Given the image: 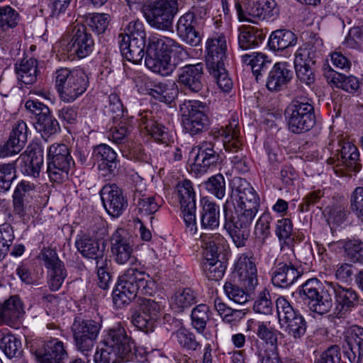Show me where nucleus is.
<instances>
[{"label":"nucleus","mask_w":363,"mask_h":363,"mask_svg":"<svg viewBox=\"0 0 363 363\" xmlns=\"http://www.w3.org/2000/svg\"><path fill=\"white\" fill-rule=\"evenodd\" d=\"M155 289L156 284L148 274L132 266L118 277L113 291V302L116 308H121L137 296L152 295Z\"/></svg>","instance_id":"1"},{"label":"nucleus","mask_w":363,"mask_h":363,"mask_svg":"<svg viewBox=\"0 0 363 363\" xmlns=\"http://www.w3.org/2000/svg\"><path fill=\"white\" fill-rule=\"evenodd\" d=\"M55 82L60 99L72 103L86 91L89 82L83 69L62 67L55 72Z\"/></svg>","instance_id":"2"},{"label":"nucleus","mask_w":363,"mask_h":363,"mask_svg":"<svg viewBox=\"0 0 363 363\" xmlns=\"http://www.w3.org/2000/svg\"><path fill=\"white\" fill-rule=\"evenodd\" d=\"M288 128L294 134H301L311 130L316 119L315 109L311 99L296 96L285 110Z\"/></svg>","instance_id":"3"},{"label":"nucleus","mask_w":363,"mask_h":363,"mask_svg":"<svg viewBox=\"0 0 363 363\" xmlns=\"http://www.w3.org/2000/svg\"><path fill=\"white\" fill-rule=\"evenodd\" d=\"M206 103L198 100L184 101L179 106L182 125L191 135L206 131L209 126Z\"/></svg>","instance_id":"4"},{"label":"nucleus","mask_w":363,"mask_h":363,"mask_svg":"<svg viewBox=\"0 0 363 363\" xmlns=\"http://www.w3.org/2000/svg\"><path fill=\"white\" fill-rule=\"evenodd\" d=\"M255 214L235 207V211L228 210L224 205V228L238 247H244L250 235V228Z\"/></svg>","instance_id":"5"},{"label":"nucleus","mask_w":363,"mask_h":363,"mask_svg":"<svg viewBox=\"0 0 363 363\" xmlns=\"http://www.w3.org/2000/svg\"><path fill=\"white\" fill-rule=\"evenodd\" d=\"M255 214L235 207V211L228 210L224 205V228L238 247H244L250 235V228Z\"/></svg>","instance_id":"6"},{"label":"nucleus","mask_w":363,"mask_h":363,"mask_svg":"<svg viewBox=\"0 0 363 363\" xmlns=\"http://www.w3.org/2000/svg\"><path fill=\"white\" fill-rule=\"evenodd\" d=\"M28 344L38 363H65L69 358L67 345L58 338L35 339Z\"/></svg>","instance_id":"7"},{"label":"nucleus","mask_w":363,"mask_h":363,"mask_svg":"<svg viewBox=\"0 0 363 363\" xmlns=\"http://www.w3.org/2000/svg\"><path fill=\"white\" fill-rule=\"evenodd\" d=\"M256 334L262 342L255 340L251 350L260 363H280L277 347V333L264 322H258Z\"/></svg>","instance_id":"8"},{"label":"nucleus","mask_w":363,"mask_h":363,"mask_svg":"<svg viewBox=\"0 0 363 363\" xmlns=\"http://www.w3.org/2000/svg\"><path fill=\"white\" fill-rule=\"evenodd\" d=\"M72 164L74 160L67 145L54 143L49 147L47 172L52 182L62 183L67 180Z\"/></svg>","instance_id":"9"},{"label":"nucleus","mask_w":363,"mask_h":363,"mask_svg":"<svg viewBox=\"0 0 363 363\" xmlns=\"http://www.w3.org/2000/svg\"><path fill=\"white\" fill-rule=\"evenodd\" d=\"M298 294L310 309L318 314L327 313L333 306V299L328 289L324 291L317 279H308L298 289Z\"/></svg>","instance_id":"10"},{"label":"nucleus","mask_w":363,"mask_h":363,"mask_svg":"<svg viewBox=\"0 0 363 363\" xmlns=\"http://www.w3.org/2000/svg\"><path fill=\"white\" fill-rule=\"evenodd\" d=\"M235 7L240 21L257 23L274 19L279 14L274 0H247L243 6L236 1Z\"/></svg>","instance_id":"11"},{"label":"nucleus","mask_w":363,"mask_h":363,"mask_svg":"<svg viewBox=\"0 0 363 363\" xmlns=\"http://www.w3.org/2000/svg\"><path fill=\"white\" fill-rule=\"evenodd\" d=\"M130 334L125 327L118 324L105 332L103 342L117 352L123 361H132L135 358L137 346Z\"/></svg>","instance_id":"12"},{"label":"nucleus","mask_w":363,"mask_h":363,"mask_svg":"<svg viewBox=\"0 0 363 363\" xmlns=\"http://www.w3.org/2000/svg\"><path fill=\"white\" fill-rule=\"evenodd\" d=\"M177 12V0H150L145 16L151 27L167 30Z\"/></svg>","instance_id":"13"},{"label":"nucleus","mask_w":363,"mask_h":363,"mask_svg":"<svg viewBox=\"0 0 363 363\" xmlns=\"http://www.w3.org/2000/svg\"><path fill=\"white\" fill-rule=\"evenodd\" d=\"M320 51L312 41L301 46L294 54V69L297 79L308 86L315 80L314 66Z\"/></svg>","instance_id":"14"},{"label":"nucleus","mask_w":363,"mask_h":363,"mask_svg":"<svg viewBox=\"0 0 363 363\" xmlns=\"http://www.w3.org/2000/svg\"><path fill=\"white\" fill-rule=\"evenodd\" d=\"M335 147L337 148L332 153L333 156L327 160L329 164H335L349 172L360 171L362 165L359 162V152L354 144L345 138H339L336 143L333 141L329 143L328 149L332 151Z\"/></svg>","instance_id":"15"},{"label":"nucleus","mask_w":363,"mask_h":363,"mask_svg":"<svg viewBox=\"0 0 363 363\" xmlns=\"http://www.w3.org/2000/svg\"><path fill=\"white\" fill-rule=\"evenodd\" d=\"M176 193L181 205V210L186 230L194 235L197 232L196 219V193L190 180L179 182L176 186Z\"/></svg>","instance_id":"16"},{"label":"nucleus","mask_w":363,"mask_h":363,"mask_svg":"<svg viewBox=\"0 0 363 363\" xmlns=\"http://www.w3.org/2000/svg\"><path fill=\"white\" fill-rule=\"evenodd\" d=\"M276 307L281 327L285 325L288 334L294 339L302 337L307 328V323L303 317L295 311L290 303L283 296L277 299Z\"/></svg>","instance_id":"17"},{"label":"nucleus","mask_w":363,"mask_h":363,"mask_svg":"<svg viewBox=\"0 0 363 363\" xmlns=\"http://www.w3.org/2000/svg\"><path fill=\"white\" fill-rule=\"evenodd\" d=\"M100 328L99 323L92 319L76 317L72 325V332L77 349L83 353L91 351Z\"/></svg>","instance_id":"18"},{"label":"nucleus","mask_w":363,"mask_h":363,"mask_svg":"<svg viewBox=\"0 0 363 363\" xmlns=\"http://www.w3.org/2000/svg\"><path fill=\"white\" fill-rule=\"evenodd\" d=\"M220 135L223 137V146L227 152H237L238 154L231 157V162L233 167L240 173L247 172L249 167L246 157L242 153H239L242 146V141L240 137V128L238 121L233 119L222 128Z\"/></svg>","instance_id":"19"},{"label":"nucleus","mask_w":363,"mask_h":363,"mask_svg":"<svg viewBox=\"0 0 363 363\" xmlns=\"http://www.w3.org/2000/svg\"><path fill=\"white\" fill-rule=\"evenodd\" d=\"M191 154L194 162L191 164V171L203 174L211 167H215L220 160V155L211 140H203L192 148Z\"/></svg>","instance_id":"20"},{"label":"nucleus","mask_w":363,"mask_h":363,"mask_svg":"<svg viewBox=\"0 0 363 363\" xmlns=\"http://www.w3.org/2000/svg\"><path fill=\"white\" fill-rule=\"evenodd\" d=\"M329 293L334 296L336 317L340 318L346 316L359 305L360 298L358 293L351 287H345L337 283L328 282Z\"/></svg>","instance_id":"21"},{"label":"nucleus","mask_w":363,"mask_h":363,"mask_svg":"<svg viewBox=\"0 0 363 363\" xmlns=\"http://www.w3.org/2000/svg\"><path fill=\"white\" fill-rule=\"evenodd\" d=\"M111 252L118 264L138 266L137 257L133 255V245L130 244L127 231L123 228L117 229L111 238Z\"/></svg>","instance_id":"22"},{"label":"nucleus","mask_w":363,"mask_h":363,"mask_svg":"<svg viewBox=\"0 0 363 363\" xmlns=\"http://www.w3.org/2000/svg\"><path fill=\"white\" fill-rule=\"evenodd\" d=\"M233 274L249 291H253L257 286V267L255 258L250 252L240 255L234 264Z\"/></svg>","instance_id":"23"},{"label":"nucleus","mask_w":363,"mask_h":363,"mask_svg":"<svg viewBox=\"0 0 363 363\" xmlns=\"http://www.w3.org/2000/svg\"><path fill=\"white\" fill-rule=\"evenodd\" d=\"M101 201L106 212L113 218H118L125 211L128 201L116 184L104 186L100 191Z\"/></svg>","instance_id":"24"},{"label":"nucleus","mask_w":363,"mask_h":363,"mask_svg":"<svg viewBox=\"0 0 363 363\" xmlns=\"http://www.w3.org/2000/svg\"><path fill=\"white\" fill-rule=\"evenodd\" d=\"M94 47V40L85 26H75L67 50L72 55L82 59L89 55Z\"/></svg>","instance_id":"25"},{"label":"nucleus","mask_w":363,"mask_h":363,"mask_svg":"<svg viewBox=\"0 0 363 363\" xmlns=\"http://www.w3.org/2000/svg\"><path fill=\"white\" fill-rule=\"evenodd\" d=\"M227 43L224 35H216L208 38L206 42L205 59L208 69H213L225 65L226 59Z\"/></svg>","instance_id":"26"},{"label":"nucleus","mask_w":363,"mask_h":363,"mask_svg":"<svg viewBox=\"0 0 363 363\" xmlns=\"http://www.w3.org/2000/svg\"><path fill=\"white\" fill-rule=\"evenodd\" d=\"M172 52H176L181 58L188 55L183 46L171 38L158 34H152L148 38L145 52L170 55Z\"/></svg>","instance_id":"27"},{"label":"nucleus","mask_w":363,"mask_h":363,"mask_svg":"<svg viewBox=\"0 0 363 363\" xmlns=\"http://www.w3.org/2000/svg\"><path fill=\"white\" fill-rule=\"evenodd\" d=\"M27 125L18 121L13 126L9 140L0 147V157L16 155L22 150L27 141Z\"/></svg>","instance_id":"28"},{"label":"nucleus","mask_w":363,"mask_h":363,"mask_svg":"<svg viewBox=\"0 0 363 363\" xmlns=\"http://www.w3.org/2000/svg\"><path fill=\"white\" fill-rule=\"evenodd\" d=\"M301 276V272L291 262L277 260L272 268V282L277 287L287 288Z\"/></svg>","instance_id":"29"},{"label":"nucleus","mask_w":363,"mask_h":363,"mask_svg":"<svg viewBox=\"0 0 363 363\" xmlns=\"http://www.w3.org/2000/svg\"><path fill=\"white\" fill-rule=\"evenodd\" d=\"M178 82L191 92L201 91L203 86V65L197 63L182 67L178 73Z\"/></svg>","instance_id":"30"},{"label":"nucleus","mask_w":363,"mask_h":363,"mask_svg":"<svg viewBox=\"0 0 363 363\" xmlns=\"http://www.w3.org/2000/svg\"><path fill=\"white\" fill-rule=\"evenodd\" d=\"M36 186L34 183L21 180L15 187L12 195L13 211L20 218L25 216L29 203L33 201V194Z\"/></svg>","instance_id":"31"},{"label":"nucleus","mask_w":363,"mask_h":363,"mask_svg":"<svg viewBox=\"0 0 363 363\" xmlns=\"http://www.w3.org/2000/svg\"><path fill=\"white\" fill-rule=\"evenodd\" d=\"M195 24L194 12L191 11H188L180 16L177 23L178 36L191 46H196L201 41V36L196 30Z\"/></svg>","instance_id":"32"},{"label":"nucleus","mask_w":363,"mask_h":363,"mask_svg":"<svg viewBox=\"0 0 363 363\" xmlns=\"http://www.w3.org/2000/svg\"><path fill=\"white\" fill-rule=\"evenodd\" d=\"M293 71L289 63L279 62L269 71L266 86L270 91H279L293 78Z\"/></svg>","instance_id":"33"},{"label":"nucleus","mask_w":363,"mask_h":363,"mask_svg":"<svg viewBox=\"0 0 363 363\" xmlns=\"http://www.w3.org/2000/svg\"><path fill=\"white\" fill-rule=\"evenodd\" d=\"M12 163H15L16 167L18 165L23 174L36 178L43 164V155L33 150L28 152L26 151Z\"/></svg>","instance_id":"34"},{"label":"nucleus","mask_w":363,"mask_h":363,"mask_svg":"<svg viewBox=\"0 0 363 363\" xmlns=\"http://www.w3.org/2000/svg\"><path fill=\"white\" fill-rule=\"evenodd\" d=\"M24 313L23 303L18 296H12L0 303V325L11 326Z\"/></svg>","instance_id":"35"},{"label":"nucleus","mask_w":363,"mask_h":363,"mask_svg":"<svg viewBox=\"0 0 363 363\" xmlns=\"http://www.w3.org/2000/svg\"><path fill=\"white\" fill-rule=\"evenodd\" d=\"M95 160L99 162V169L104 172V175L113 174L117 169V154L106 144H100L93 150Z\"/></svg>","instance_id":"36"},{"label":"nucleus","mask_w":363,"mask_h":363,"mask_svg":"<svg viewBox=\"0 0 363 363\" xmlns=\"http://www.w3.org/2000/svg\"><path fill=\"white\" fill-rule=\"evenodd\" d=\"M345 356L351 363H360L363 357V328L354 326L347 337Z\"/></svg>","instance_id":"37"},{"label":"nucleus","mask_w":363,"mask_h":363,"mask_svg":"<svg viewBox=\"0 0 363 363\" xmlns=\"http://www.w3.org/2000/svg\"><path fill=\"white\" fill-rule=\"evenodd\" d=\"M145 63L152 72L163 77L170 75L175 69V65L171 62V56L167 54L159 55L146 52Z\"/></svg>","instance_id":"38"},{"label":"nucleus","mask_w":363,"mask_h":363,"mask_svg":"<svg viewBox=\"0 0 363 363\" xmlns=\"http://www.w3.org/2000/svg\"><path fill=\"white\" fill-rule=\"evenodd\" d=\"M200 213L201 228L206 230H213L219 227L220 207L214 202L202 200Z\"/></svg>","instance_id":"39"},{"label":"nucleus","mask_w":363,"mask_h":363,"mask_svg":"<svg viewBox=\"0 0 363 363\" xmlns=\"http://www.w3.org/2000/svg\"><path fill=\"white\" fill-rule=\"evenodd\" d=\"M120 50L128 61L134 64L140 63L145 55V41L118 39Z\"/></svg>","instance_id":"40"},{"label":"nucleus","mask_w":363,"mask_h":363,"mask_svg":"<svg viewBox=\"0 0 363 363\" xmlns=\"http://www.w3.org/2000/svg\"><path fill=\"white\" fill-rule=\"evenodd\" d=\"M266 37L262 30L253 26L239 29L238 45L242 50L253 49L262 44Z\"/></svg>","instance_id":"41"},{"label":"nucleus","mask_w":363,"mask_h":363,"mask_svg":"<svg viewBox=\"0 0 363 363\" xmlns=\"http://www.w3.org/2000/svg\"><path fill=\"white\" fill-rule=\"evenodd\" d=\"M240 57L243 64L250 66L257 80L267 70L272 64V60L269 57L262 52H254L242 55Z\"/></svg>","instance_id":"42"},{"label":"nucleus","mask_w":363,"mask_h":363,"mask_svg":"<svg viewBox=\"0 0 363 363\" xmlns=\"http://www.w3.org/2000/svg\"><path fill=\"white\" fill-rule=\"evenodd\" d=\"M328 82L337 88H340L348 93L356 92L360 86L359 79L354 76L339 73L331 70L325 74Z\"/></svg>","instance_id":"43"},{"label":"nucleus","mask_w":363,"mask_h":363,"mask_svg":"<svg viewBox=\"0 0 363 363\" xmlns=\"http://www.w3.org/2000/svg\"><path fill=\"white\" fill-rule=\"evenodd\" d=\"M15 70L19 81L25 84H32L37 79V60L33 58H23L16 63Z\"/></svg>","instance_id":"44"},{"label":"nucleus","mask_w":363,"mask_h":363,"mask_svg":"<svg viewBox=\"0 0 363 363\" xmlns=\"http://www.w3.org/2000/svg\"><path fill=\"white\" fill-rule=\"evenodd\" d=\"M75 246L80 254L85 258L91 259L105 251V245L100 242L96 238L84 235L78 236L75 240Z\"/></svg>","instance_id":"45"},{"label":"nucleus","mask_w":363,"mask_h":363,"mask_svg":"<svg viewBox=\"0 0 363 363\" xmlns=\"http://www.w3.org/2000/svg\"><path fill=\"white\" fill-rule=\"evenodd\" d=\"M178 93L177 85L173 81L155 84L150 91L155 99L169 104L177 98Z\"/></svg>","instance_id":"46"},{"label":"nucleus","mask_w":363,"mask_h":363,"mask_svg":"<svg viewBox=\"0 0 363 363\" xmlns=\"http://www.w3.org/2000/svg\"><path fill=\"white\" fill-rule=\"evenodd\" d=\"M140 125L157 141L168 145L171 137L164 125L157 121L148 118L145 115L140 118Z\"/></svg>","instance_id":"47"},{"label":"nucleus","mask_w":363,"mask_h":363,"mask_svg":"<svg viewBox=\"0 0 363 363\" xmlns=\"http://www.w3.org/2000/svg\"><path fill=\"white\" fill-rule=\"evenodd\" d=\"M297 38L289 30L280 29L272 33L268 40L269 48L274 50H284L296 45Z\"/></svg>","instance_id":"48"},{"label":"nucleus","mask_w":363,"mask_h":363,"mask_svg":"<svg viewBox=\"0 0 363 363\" xmlns=\"http://www.w3.org/2000/svg\"><path fill=\"white\" fill-rule=\"evenodd\" d=\"M133 200L140 214L145 216L152 215L156 213L160 204L154 196H147L142 190L135 189L133 191Z\"/></svg>","instance_id":"49"},{"label":"nucleus","mask_w":363,"mask_h":363,"mask_svg":"<svg viewBox=\"0 0 363 363\" xmlns=\"http://www.w3.org/2000/svg\"><path fill=\"white\" fill-rule=\"evenodd\" d=\"M0 348L9 358L18 357L21 353V341L9 330H0Z\"/></svg>","instance_id":"50"},{"label":"nucleus","mask_w":363,"mask_h":363,"mask_svg":"<svg viewBox=\"0 0 363 363\" xmlns=\"http://www.w3.org/2000/svg\"><path fill=\"white\" fill-rule=\"evenodd\" d=\"M35 128L45 139L58 133L60 130V124L50 111L48 113L36 118Z\"/></svg>","instance_id":"51"},{"label":"nucleus","mask_w":363,"mask_h":363,"mask_svg":"<svg viewBox=\"0 0 363 363\" xmlns=\"http://www.w3.org/2000/svg\"><path fill=\"white\" fill-rule=\"evenodd\" d=\"M197 302V295L190 288L179 289L172 297V306L179 312L184 311Z\"/></svg>","instance_id":"52"},{"label":"nucleus","mask_w":363,"mask_h":363,"mask_svg":"<svg viewBox=\"0 0 363 363\" xmlns=\"http://www.w3.org/2000/svg\"><path fill=\"white\" fill-rule=\"evenodd\" d=\"M235 192L238 196L237 203L259 202V197L255 190L245 179L238 178L235 182Z\"/></svg>","instance_id":"53"},{"label":"nucleus","mask_w":363,"mask_h":363,"mask_svg":"<svg viewBox=\"0 0 363 363\" xmlns=\"http://www.w3.org/2000/svg\"><path fill=\"white\" fill-rule=\"evenodd\" d=\"M201 242L202 247L206 250V257H218L220 250L223 247L225 239L218 233H202Z\"/></svg>","instance_id":"54"},{"label":"nucleus","mask_w":363,"mask_h":363,"mask_svg":"<svg viewBox=\"0 0 363 363\" xmlns=\"http://www.w3.org/2000/svg\"><path fill=\"white\" fill-rule=\"evenodd\" d=\"M210 310L208 306L201 303L191 311V320L192 327L199 333H203L209 320Z\"/></svg>","instance_id":"55"},{"label":"nucleus","mask_w":363,"mask_h":363,"mask_svg":"<svg viewBox=\"0 0 363 363\" xmlns=\"http://www.w3.org/2000/svg\"><path fill=\"white\" fill-rule=\"evenodd\" d=\"M218 257H206L203 269L208 279L218 281L225 273L226 266L218 259Z\"/></svg>","instance_id":"56"},{"label":"nucleus","mask_w":363,"mask_h":363,"mask_svg":"<svg viewBox=\"0 0 363 363\" xmlns=\"http://www.w3.org/2000/svg\"><path fill=\"white\" fill-rule=\"evenodd\" d=\"M124 40H131L140 41H145L146 33L144 24L143 21L139 19L133 20L129 22V23L124 28V31L120 33L118 39L123 38Z\"/></svg>","instance_id":"57"},{"label":"nucleus","mask_w":363,"mask_h":363,"mask_svg":"<svg viewBox=\"0 0 363 363\" xmlns=\"http://www.w3.org/2000/svg\"><path fill=\"white\" fill-rule=\"evenodd\" d=\"M16 178L15 163H0V192L6 193Z\"/></svg>","instance_id":"58"},{"label":"nucleus","mask_w":363,"mask_h":363,"mask_svg":"<svg viewBox=\"0 0 363 363\" xmlns=\"http://www.w3.org/2000/svg\"><path fill=\"white\" fill-rule=\"evenodd\" d=\"M114 125L107 132V138L116 144L125 142L128 135L130 133L128 121L127 119L113 121Z\"/></svg>","instance_id":"59"},{"label":"nucleus","mask_w":363,"mask_h":363,"mask_svg":"<svg viewBox=\"0 0 363 363\" xmlns=\"http://www.w3.org/2000/svg\"><path fill=\"white\" fill-rule=\"evenodd\" d=\"M94 359L95 363H118L123 361L121 356L103 340L96 348Z\"/></svg>","instance_id":"60"},{"label":"nucleus","mask_w":363,"mask_h":363,"mask_svg":"<svg viewBox=\"0 0 363 363\" xmlns=\"http://www.w3.org/2000/svg\"><path fill=\"white\" fill-rule=\"evenodd\" d=\"M48 276L50 289L53 291H57L67 277V271L63 262L48 269Z\"/></svg>","instance_id":"61"},{"label":"nucleus","mask_w":363,"mask_h":363,"mask_svg":"<svg viewBox=\"0 0 363 363\" xmlns=\"http://www.w3.org/2000/svg\"><path fill=\"white\" fill-rule=\"evenodd\" d=\"M208 70L209 74L214 78L218 86L223 92L228 93L232 89L233 81L228 76L225 65Z\"/></svg>","instance_id":"62"},{"label":"nucleus","mask_w":363,"mask_h":363,"mask_svg":"<svg viewBox=\"0 0 363 363\" xmlns=\"http://www.w3.org/2000/svg\"><path fill=\"white\" fill-rule=\"evenodd\" d=\"M173 336L179 345L186 350H196L200 347L194 334L184 328L177 330L173 333Z\"/></svg>","instance_id":"63"},{"label":"nucleus","mask_w":363,"mask_h":363,"mask_svg":"<svg viewBox=\"0 0 363 363\" xmlns=\"http://www.w3.org/2000/svg\"><path fill=\"white\" fill-rule=\"evenodd\" d=\"M223 289L227 296L235 303L243 304L250 298L247 291L231 281H226Z\"/></svg>","instance_id":"64"}]
</instances>
